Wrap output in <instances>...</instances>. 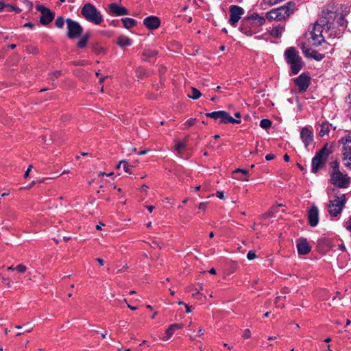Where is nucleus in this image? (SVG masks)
I'll return each instance as SVG.
<instances>
[{
    "instance_id": "39448f33",
    "label": "nucleus",
    "mask_w": 351,
    "mask_h": 351,
    "mask_svg": "<svg viewBox=\"0 0 351 351\" xmlns=\"http://www.w3.org/2000/svg\"><path fill=\"white\" fill-rule=\"evenodd\" d=\"M339 143L343 145L342 160L346 167L351 169V132L342 136Z\"/></svg>"
},
{
    "instance_id": "680f3d73",
    "label": "nucleus",
    "mask_w": 351,
    "mask_h": 351,
    "mask_svg": "<svg viewBox=\"0 0 351 351\" xmlns=\"http://www.w3.org/2000/svg\"><path fill=\"white\" fill-rule=\"evenodd\" d=\"M283 158H284V160L286 162H289L290 160V157L287 154L284 155Z\"/></svg>"
},
{
    "instance_id": "79ce46f5",
    "label": "nucleus",
    "mask_w": 351,
    "mask_h": 351,
    "mask_svg": "<svg viewBox=\"0 0 351 351\" xmlns=\"http://www.w3.org/2000/svg\"><path fill=\"white\" fill-rule=\"evenodd\" d=\"M26 51L27 53L33 54H37L39 51L38 48L34 45L27 46Z\"/></svg>"
},
{
    "instance_id": "c9c22d12",
    "label": "nucleus",
    "mask_w": 351,
    "mask_h": 351,
    "mask_svg": "<svg viewBox=\"0 0 351 351\" xmlns=\"http://www.w3.org/2000/svg\"><path fill=\"white\" fill-rule=\"evenodd\" d=\"M271 124H272L271 121L268 119H263L261 120V121H260V126L263 129H265V130L271 128Z\"/></svg>"
},
{
    "instance_id": "0e129e2a",
    "label": "nucleus",
    "mask_w": 351,
    "mask_h": 351,
    "mask_svg": "<svg viewBox=\"0 0 351 351\" xmlns=\"http://www.w3.org/2000/svg\"><path fill=\"white\" fill-rule=\"evenodd\" d=\"M25 3H27L29 8H32L33 6V3L28 0H25Z\"/></svg>"
},
{
    "instance_id": "864d4df0",
    "label": "nucleus",
    "mask_w": 351,
    "mask_h": 351,
    "mask_svg": "<svg viewBox=\"0 0 351 351\" xmlns=\"http://www.w3.org/2000/svg\"><path fill=\"white\" fill-rule=\"evenodd\" d=\"M216 195L218 198L221 199H224V195H223V192L222 191H217L216 193Z\"/></svg>"
},
{
    "instance_id": "7c9ffc66",
    "label": "nucleus",
    "mask_w": 351,
    "mask_h": 351,
    "mask_svg": "<svg viewBox=\"0 0 351 351\" xmlns=\"http://www.w3.org/2000/svg\"><path fill=\"white\" fill-rule=\"evenodd\" d=\"M61 75L60 71H55L49 74L47 80L51 82L53 85H56L55 80L58 79Z\"/></svg>"
},
{
    "instance_id": "473e14b6",
    "label": "nucleus",
    "mask_w": 351,
    "mask_h": 351,
    "mask_svg": "<svg viewBox=\"0 0 351 351\" xmlns=\"http://www.w3.org/2000/svg\"><path fill=\"white\" fill-rule=\"evenodd\" d=\"M92 49L97 54H103L106 53V49L98 43L93 44Z\"/></svg>"
},
{
    "instance_id": "5701e85b",
    "label": "nucleus",
    "mask_w": 351,
    "mask_h": 351,
    "mask_svg": "<svg viewBox=\"0 0 351 351\" xmlns=\"http://www.w3.org/2000/svg\"><path fill=\"white\" fill-rule=\"evenodd\" d=\"M331 240L327 237H322L319 239L317 241V246L319 250H322L324 251H328L331 249Z\"/></svg>"
},
{
    "instance_id": "6e6d98bb",
    "label": "nucleus",
    "mask_w": 351,
    "mask_h": 351,
    "mask_svg": "<svg viewBox=\"0 0 351 351\" xmlns=\"http://www.w3.org/2000/svg\"><path fill=\"white\" fill-rule=\"evenodd\" d=\"M95 261H97V263H98L101 266L104 265V261L102 258H97L95 259Z\"/></svg>"
},
{
    "instance_id": "aec40b11",
    "label": "nucleus",
    "mask_w": 351,
    "mask_h": 351,
    "mask_svg": "<svg viewBox=\"0 0 351 351\" xmlns=\"http://www.w3.org/2000/svg\"><path fill=\"white\" fill-rule=\"evenodd\" d=\"M324 28H317L315 29V24L314 25L313 29L311 32V38L315 42V45H319L321 43L324 41Z\"/></svg>"
},
{
    "instance_id": "412c9836",
    "label": "nucleus",
    "mask_w": 351,
    "mask_h": 351,
    "mask_svg": "<svg viewBox=\"0 0 351 351\" xmlns=\"http://www.w3.org/2000/svg\"><path fill=\"white\" fill-rule=\"evenodd\" d=\"M300 137L306 148H307L313 141V133L306 127L301 130Z\"/></svg>"
},
{
    "instance_id": "338daca9",
    "label": "nucleus",
    "mask_w": 351,
    "mask_h": 351,
    "mask_svg": "<svg viewBox=\"0 0 351 351\" xmlns=\"http://www.w3.org/2000/svg\"><path fill=\"white\" fill-rule=\"evenodd\" d=\"M199 291H198L197 289H195L194 290V293H193V297H195L196 295H197L198 294H199Z\"/></svg>"
},
{
    "instance_id": "9d476101",
    "label": "nucleus",
    "mask_w": 351,
    "mask_h": 351,
    "mask_svg": "<svg viewBox=\"0 0 351 351\" xmlns=\"http://www.w3.org/2000/svg\"><path fill=\"white\" fill-rule=\"evenodd\" d=\"M330 182L332 185L340 189L348 187L350 182V178L347 174L341 172L330 173Z\"/></svg>"
},
{
    "instance_id": "37998d69",
    "label": "nucleus",
    "mask_w": 351,
    "mask_h": 351,
    "mask_svg": "<svg viewBox=\"0 0 351 351\" xmlns=\"http://www.w3.org/2000/svg\"><path fill=\"white\" fill-rule=\"evenodd\" d=\"M6 8H8V10L9 12H15L16 13H20L21 12V9L14 5H7Z\"/></svg>"
},
{
    "instance_id": "6ab92c4d",
    "label": "nucleus",
    "mask_w": 351,
    "mask_h": 351,
    "mask_svg": "<svg viewBox=\"0 0 351 351\" xmlns=\"http://www.w3.org/2000/svg\"><path fill=\"white\" fill-rule=\"evenodd\" d=\"M109 12L114 16H124L129 14V11L125 7L117 3H112L108 5Z\"/></svg>"
},
{
    "instance_id": "49530a36",
    "label": "nucleus",
    "mask_w": 351,
    "mask_h": 351,
    "mask_svg": "<svg viewBox=\"0 0 351 351\" xmlns=\"http://www.w3.org/2000/svg\"><path fill=\"white\" fill-rule=\"evenodd\" d=\"M196 121V119L191 118L186 121L184 125L186 126L187 128L191 127L195 124Z\"/></svg>"
},
{
    "instance_id": "393cba45",
    "label": "nucleus",
    "mask_w": 351,
    "mask_h": 351,
    "mask_svg": "<svg viewBox=\"0 0 351 351\" xmlns=\"http://www.w3.org/2000/svg\"><path fill=\"white\" fill-rule=\"evenodd\" d=\"M284 30L285 27L279 25L274 27L272 29L269 31V33L271 37L274 38H280Z\"/></svg>"
},
{
    "instance_id": "5fc2aeb1",
    "label": "nucleus",
    "mask_w": 351,
    "mask_h": 351,
    "mask_svg": "<svg viewBox=\"0 0 351 351\" xmlns=\"http://www.w3.org/2000/svg\"><path fill=\"white\" fill-rule=\"evenodd\" d=\"M24 27H29V28L32 29L34 27V24L32 22H28L24 25Z\"/></svg>"
},
{
    "instance_id": "b1692460",
    "label": "nucleus",
    "mask_w": 351,
    "mask_h": 351,
    "mask_svg": "<svg viewBox=\"0 0 351 351\" xmlns=\"http://www.w3.org/2000/svg\"><path fill=\"white\" fill-rule=\"evenodd\" d=\"M184 326L183 324H171L165 332V338L169 339L173 335L174 332L177 330L182 328Z\"/></svg>"
},
{
    "instance_id": "ea45409f",
    "label": "nucleus",
    "mask_w": 351,
    "mask_h": 351,
    "mask_svg": "<svg viewBox=\"0 0 351 351\" xmlns=\"http://www.w3.org/2000/svg\"><path fill=\"white\" fill-rule=\"evenodd\" d=\"M176 149L178 152V153H182V151L185 149L186 145L184 143H182L180 141H177L175 145Z\"/></svg>"
},
{
    "instance_id": "4be33fe9",
    "label": "nucleus",
    "mask_w": 351,
    "mask_h": 351,
    "mask_svg": "<svg viewBox=\"0 0 351 351\" xmlns=\"http://www.w3.org/2000/svg\"><path fill=\"white\" fill-rule=\"evenodd\" d=\"M250 16L251 19L252 25L254 26L255 28L262 26L265 23V18L260 16L258 13H253Z\"/></svg>"
},
{
    "instance_id": "c85d7f7f",
    "label": "nucleus",
    "mask_w": 351,
    "mask_h": 351,
    "mask_svg": "<svg viewBox=\"0 0 351 351\" xmlns=\"http://www.w3.org/2000/svg\"><path fill=\"white\" fill-rule=\"evenodd\" d=\"M330 126H331V124H330L328 122L322 123L320 125V130L319 132V136H324L328 134L330 132Z\"/></svg>"
},
{
    "instance_id": "f03ea898",
    "label": "nucleus",
    "mask_w": 351,
    "mask_h": 351,
    "mask_svg": "<svg viewBox=\"0 0 351 351\" xmlns=\"http://www.w3.org/2000/svg\"><path fill=\"white\" fill-rule=\"evenodd\" d=\"M285 60L290 66L293 75H297L302 70L304 66L302 57L299 51L293 47H288L284 52Z\"/></svg>"
},
{
    "instance_id": "bf43d9fd",
    "label": "nucleus",
    "mask_w": 351,
    "mask_h": 351,
    "mask_svg": "<svg viewBox=\"0 0 351 351\" xmlns=\"http://www.w3.org/2000/svg\"><path fill=\"white\" fill-rule=\"evenodd\" d=\"M347 102L350 108H351V93L348 95L347 97Z\"/></svg>"
},
{
    "instance_id": "4d7b16f0",
    "label": "nucleus",
    "mask_w": 351,
    "mask_h": 351,
    "mask_svg": "<svg viewBox=\"0 0 351 351\" xmlns=\"http://www.w3.org/2000/svg\"><path fill=\"white\" fill-rule=\"evenodd\" d=\"M280 299V296L276 297V298H275V303H276V304L277 305V307H278V308H282V306H281V305L278 304V302H279Z\"/></svg>"
},
{
    "instance_id": "774afa93",
    "label": "nucleus",
    "mask_w": 351,
    "mask_h": 351,
    "mask_svg": "<svg viewBox=\"0 0 351 351\" xmlns=\"http://www.w3.org/2000/svg\"><path fill=\"white\" fill-rule=\"evenodd\" d=\"M209 273L210 274H216V270L214 269V268H211L210 270H209Z\"/></svg>"
},
{
    "instance_id": "7ed1b4c3",
    "label": "nucleus",
    "mask_w": 351,
    "mask_h": 351,
    "mask_svg": "<svg viewBox=\"0 0 351 351\" xmlns=\"http://www.w3.org/2000/svg\"><path fill=\"white\" fill-rule=\"evenodd\" d=\"M332 152V149L328 147V144L326 143L317 153H316L311 161V171L313 173H317L319 170L324 167Z\"/></svg>"
},
{
    "instance_id": "dca6fc26",
    "label": "nucleus",
    "mask_w": 351,
    "mask_h": 351,
    "mask_svg": "<svg viewBox=\"0 0 351 351\" xmlns=\"http://www.w3.org/2000/svg\"><path fill=\"white\" fill-rule=\"evenodd\" d=\"M308 221L311 227L316 226L319 223V210L315 205H313L307 213Z\"/></svg>"
},
{
    "instance_id": "f257e3e1",
    "label": "nucleus",
    "mask_w": 351,
    "mask_h": 351,
    "mask_svg": "<svg viewBox=\"0 0 351 351\" xmlns=\"http://www.w3.org/2000/svg\"><path fill=\"white\" fill-rule=\"evenodd\" d=\"M297 9L296 3L290 1L285 5L272 9L269 12H267L266 18L269 21L276 20L280 21L288 18Z\"/></svg>"
},
{
    "instance_id": "052dcab7",
    "label": "nucleus",
    "mask_w": 351,
    "mask_h": 351,
    "mask_svg": "<svg viewBox=\"0 0 351 351\" xmlns=\"http://www.w3.org/2000/svg\"><path fill=\"white\" fill-rule=\"evenodd\" d=\"M6 4H5L3 1H0V12L2 11L5 7Z\"/></svg>"
},
{
    "instance_id": "f3484780",
    "label": "nucleus",
    "mask_w": 351,
    "mask_h": 351,
    "mask_svg": "<svg viewBox=\"0 0 351 351\" xmlns=\"http://www.w3.org/2000/svg\"><path fill=\"white\" fill-rule=\"evenodd\" d=\"M296 247H297L298 252L300 255H306L311 250V247L308 244L306 239H304L302 237H301L297 240Z\"/></svg>"
},
{
    "instance_id": "e433bc0d",
    "label": "nucleus",
    "mask_w": 351,
    "mask_h": 351,
    "mask_svg": "<svg viewBox=\"0 0 351 351\" xmlns=\"http://www.w3.org/2000/svg\"><path fill=\"white\" fill-rule=\"evenodd\" d=\"M158 54V51L152 49H145L143 56L147 58H153Z\"/></svg>"
},
{
    "instance_id": "8fccbe9b",
    "label": "nucleus",
    "mask_w": 351,
    "mask_h": 351,
    "mask_svg": "<svg viewBox=\"0 0 351 351\" xmlns=\"http://www.w3.org/2000/svg\"><path fill=\"white\" fill-rule=\"evenodd\" d=\"M206 206H207L206 202H201V203H199V204L198 206V208L200 210H206Z\"/></svg>"
},
{
    "instance_id": "09e8293b",
    "label": "nucleus",
    "mask_w": 351,
    "mask_h": 351,
    "mask_svg": "<svg viewBox=\"0 0 351 351\" xmlns=\"http://www.w3.org/2000/svg\"><path fill=\"white\" fill-rule=\"evenodd\" d=\"M251 335V332H250V330L249 329H245L244 330V332H243V337L245 339H248L250 338Z\"/></svg>"
},
{
    "instance_id": "72a5a7b5",
    "label": "nucleus",
    "mask_w": 351,
    "mask_h": 351,
    "mask_svg": "<svg viewBox=\"0 0 351 351\" xmlns=\"http://www.w3.org/2000/svg\"><path fill=\"white\" fill-rule=\"evenodd\" d=\"M331 171L330 173H339V162L337 160L332 161L330 163Z\"/></svg>"
},
{
    "instance_id": "e2e57ef3",
    "label": "nucleus",
    "mask_w": 351,
    "mask_h": 351,
    "mask_svg": "<svg viewBox=\"0 0 351 351\" xmlns=\"http://www.w3.org/2000/svg\"><path fill=\"white\" fill-rule=\"evenodd\" d=\"M185 308H186V312L187 313H189L191 311V306H189L188 304H185Z\"/></svg>"
},
{
    "instance_id": "f704fd0d",
    "label": "nucleus",
    "mask_w": 351,
    "mask_h": 351,
    "mask_svg": "<svg viewBox=\"0 0 351 351\" xmlns=\"http://www.w3.org/2000/svg\"><path fill=\"white\" fill-rule=\"evenodd\" d=\"M202 96L201 92L197 89L196 88H191V95H189V97L192 98L193 99H197Z\"/></svg>"
},
{
    "instance_id": "a19ab883",
    "label": "nucleus",
    "mask_w": 351,
    "mask_h": 351,
    "mask_svg": "<svg viewBox=\"0 0 351 351\" xmlns=\"http://www.w3.org/2000/svg\"><path fill=\"white\" fill-rule=\"evenodd\" d=\"M64 19L62 16H58L55 22V25L58 28H62L64 24Z\"/></svg>"
},
{
    "instance_id": "de8ad7c7",
    "label": "nucleus",
    "mask_w": 351,
    "mask_h": 351,
    "mask_svg": "<svg viewBox=\"0 0 351 351\" xmlns=\"http://www.w3.org/2000/svg\"><path fill=\"white\" fill-rule=\"evenodd\" d=\"M247 258L248 260H253L256 258V254L254 251L250 250L248 252L247 254Z\"/></svg>"
},
{
    "instance_id": "c756f323",
    "label": "nucleus",
    "mask_w": 351,
    "mask_h": 351,
    "mask_svg": "<svg viewBox=\"0 0 351 351\" xmlns=\"http://www.w3.org/2000/svg\"><path fill=\"white\" fill-rule=\"evenodd\" d=\"M90 38V34L86 33L80 39V40L77 43V47L82 49L84 48L87 45L88 40Z\"/></svg>"
},
{
    "instance_id": "cd10ccee",
    "label": "nucleus",
    "mask_w": 351,
    "mask_h": 351,
    "mask_svg": "<svg viewBox=\"0 0 351 351\" xmlns=\"http://www.w3.org/2000/svg\"><path fill=\"white\" fill-rule=\"evenodd\" d=\"M335 25L337 27L343 28V30L345 31L348 26V21L345 19L343 14H340V16L335 20Z\"/></svg>"
},
{
    "instance_id": "a18cd8bd",
    "label": "nucleus",
    "mask_w": 351,
    "mask_h": 351,
    "mask_svg": "<svg viewBox=\"0 0 351 351\" xmlns=\"http://www.w3.org/2000/svg\"><path fill=\"white\" fill-rule=\"evenodd\" d=\"M15 269L19 273H25L27 270L26 266L23 264H19L15 267Z\"/></svg>"
},
{
    "instance_id": "bb28decb",
    "label": "nucleus",
    "mask_w": 351,
    "mask_h": 351,
    "mask_svg": "<svg viewBox=\"0 0 351 351\" xmlns=\"http://www.w3.org/2000/svg\"><path fill=\"white\" fill-rule=\"evenodd\" d=\"M123 27L128 29H131L137 25V21L132 18L121 19Z\"/></svg>"
},
{
    "instance_id": "f8f14e48",
    "label": "nucleus",
    "mask_w": 351,
    "mask_h": 351,
    "mask_svg": "<svg viewBox=\"0 0 351 351\" xmlns=\"http://www.w3.org/2000/svg\"><path fill=\"white\" fill-rule=\"evenodd\" d=\"M229 12L230 19L228 22L232 27H236L241 16L244 14L245 11L243 8L239 5H231L229 8Z\"/></svg>"
},
{
    "instance_id": "4c0bfd02",
    "label": "nucleus",
    "mask_w": 351,
    "mask_h": 351,
    "mask_svg": "<svg viewBox=\"0 0 351 351\" xmlns=\"http://www.w3.org/2000/svg\"><path fill=\"white\" fill-rule=\"evenodd\" d=\"M239 173H241L243 176H246L248 174V171L238 168L233 171L234 175H237ZM234 178L239 180H248L247 178H243V177H237V176H235Z\"/></svg>"
},
{
    "instance_id": "3c124183",
    "label": "nucleus",
    "mask_w": 351,
    "mask_h": 351,
    "mask_svg": "<svg viewBox=\"0 0 351 351\" xmlns=\"http://www.w3.org/2000/svg\"><path fill=\"white\" fill-rule=\"evenodd\" d=\"M32 167H33L32 165H29L27 169L26 170V171L25 172V174H24V177L25 178L29 176V173L30 171L32 170Z\"/></svg>"
},
{
    "instance_id": "58836bf2",
    "label": "nucleus",
    "mask_w": 351,
    "mask_h": 351,
    "mask_svg": "<svg viewBox=\"0 0 351 351\" xmlns=\"http://www.w3.org/2000/svg\"><path fill=\"white\" fill-rule=\"evenodd\" d=\"M324 54L319 53L317 51L314 50L311 54V58H313L317 61H321L324 58Z\"/></svg>"
},
{
    "instance_id": "69168bd1",
    "label": "nucleus",
    "mask_w": 351,
    "mask_h": 351,
    "mask_svg": "<svg viewBox=\"0 0 351 351\" xmlns=\"http://www.w3.org/2000/svg\"><path fill=\"white\" fill-rule=\"evenodd\" d=\"M147 210L149 211V213H152L154 208L153 206H147Z\"/></svg>"
},
{
    "instance_id": "1a4fd4ad",
    "label": "nucleus",
    "mask_w": 351,
    "mask_h": 351,
    "mask_svg": "<svg viewBox=\"0 0 351 351\" xmlns=\"http://www.w3.org/2000/svg\"><path fill=\"white\" fill-rule=\"evenodd\" d=\"M346 204V196L342 195L341 197L335 195L334 199L329 203V213L332 217H337L342 212L343 207Z\"/></svg>"
},
{
    "instance_id": "423d86ee",
    "label": "nucleus",
    "mask_w": 351,
    "mask_h": 351,
    "mask_svg": "<svg viewBox=\"0 0 351 351\" xmlns=\"http://www.w3.org/2000/svg\"><path fill=\"white\" fill-rule=\"evenodd\" d=\"M338 16V14L336 12L330 10H323L322 14L315 23V29L326 28L330 25L335 24V20Z\"/></svg>"
},
{
    "instance_id": "603ef678",
    "label": "nucleus",
    "mask_w": 351,
    "mask_h": 351,
    "mask_svg": "<svg viewBox=\"0 0 351 351\" xmlns=\"http://www.w3.org/2000/svg\"><path fill=\"white\" fill-rule=\"evenodd\" d=\"M275 157H276V156H275V155H274V154H267V155L265 156V159H266L267 160H271L274 159V158H275Z\"/></svg>"
},
{
    "instance_id": "a211bd4d",
    "label": "nucleus",
    "mask_w": 351,
    "mask_h": 351,
    "mask_svg": "<svg viewBox=\"0 0 351 351\" xmlns=\"http://www.w3.org/2000/svg\"><path fill=\"white\" fill-rule=\"evenodd\" d=\"M143 25L150 30H154L160 25V19L156 16H149L144 19Z\"/></svg>"
},
{
    "instance_id": "ddd939ff",
    "label": "nucleus",
    "mask_w": 351,
    "mask_h": 351,
    "mask_svg": "<svg viewBox=\"0 0 351 351\" xmlns=\"http://www.w3.org/2000/svg\"><path fill=\"white\" fill-rule=\"evenodd\" d=\"M36 10L40 12V23L43 25H49L54 19L55 14L49 9L45 8L43 5H37Z\"/></svg>"
},
{
    "instance_id": "20e7f679",
    "label": "nucleus",
    "mask_w": 351,
    "mask_h": 351,
    "mask_svg": "<svg viewBox=\"0 0 351 351\" xmlns=\"http://www.w3.org/2000/svg\"><path fill=\"white\" fill-rule=\"evenodd\" d=\"M81 14L84 18L95 25H100L103 21V16L101 12L93 4L88 3L83 5Z\"/></svg>"
},
{
    "instance_id": "2f4dec72",
    "label": "nucleus",
    "mask_w": 351,
    "mask_h": 351,
    "mask_svg": "<svg viewBox=\"0 0 351 351\" xmlns=\"http://www.w3.org/2000/svg\"><path fill=\"white\" fill-rule=\"evenodd\" d=\"M121 167H123L125 172L128 173L130 174L132 173L131 167L127 161H125V160L120 161L119 163L117 165V168L119 169Z\"/></svg>"
},
{
    "instance_id": "4468645a",
    "label": "nucleus",
    "mask_w": 351,
    "mask_h": 351,
    "mask_svg": "<svg viewBox=\"0 0 351 351\" xmlns=\"http://www.w3.org/2000/svg\"><path fill=\"white\" fill-rule=\"evenodd\" d=\"M344 30H343V28L337 27L335 24L330 25L324 28L325 37L327 38H339L342 36Z\"/></svg>"
},
{
    "instance_id": "0eeeda50",
    "label": "nucleus",
    "mask_w": 351,
    "mask_h": 351,
    "mask_svg": "<svg viewBox=\"0 0 351 351\" xmlns=\"http://www.w3.org/2000/svg\"><path fill=\"white\" fill-rule=\"evenodd\" d=\"M207 117L212 118L214 120H219V123L228 124H239L240 123L239 120H236L232 117L230 114L224 110L214 111L211 112H207L205 114Z\"/></svg>"
},
{
    "instance_id": "9b49d317",
    "label": "nucleus",
    "mask_w": 351,
    "mask_h": 351,
    "mask_svg": "<svg viewBox=\"0 0 351 351\" xmlns=\"http://www.w3.org/2000/svg\"><path fill=\"white\" fill-rule=\"evenodd\" d=\"M67 25L66 35L70 39H75L82 36L83 28L80 24L71 19L66 20Z\"/></svg>"
},
{
    "instance_id": "c03bdc74",
    "label": "nucleus",
    "mask_w": 351,
    "mask_h": 351,
    "mask_svg": "<svg viewBox=\"0 0 351 351\" xmlns=\"http://www.w3.org/2000/svg\"><path fill=\"white\" fill-rule=\"evenodd\" d=\"M314 49L306 48L305 49L304 47H302V51L304 56L307 58H311L312 53L313 52Z\"/></svg>"
},
{
    "instance_id": "a878e982",
    "label": "nucleus",
    "mask_w": 351,
    "mask_h": 351,
    "mask_svg": "<svg viewBox=\"0 0 351 351\" xmlns=\"http://www.w3.org/2000/svg\"><path fill=\"white\" fill-rule=\"evenodd\" d=\"M117 45L121 47L130 46L132 43V40L126 36H120L117 42Z\"/></svg>"
},
{
    "instance_id": "6e6552de",
    "label": "nucleus",
    "mask_w": 351,
    "mask_h": 351,
    "mask_svg": "<svg viewBox=\"0 0 351 351\" xmlns=\"http://www.w3.org/2000/svg\"><path fill=\"white\" fill-rule=\"evenodd\" d=\"M311 77L308 72H304L298 75L297 77L292 79V81L295 86L297 87L298 93H305L310 84Z\"/></svg>"
},
{
    "instance_id": "13d9d810",
    "label": "nucleus",
    "mask_w": 351,
    "mask_h": 351,
    "mask_svg": "<svg viewBox=\"0 0 351 351\" xmlns=\"http://www.w3.org/2000/svg\"><path fill=\"white\" fill-rule=\"evenodd\" d=\"M234 117H235V119L236 120H239L240 121V123L241 122V113L237 112L234 114Z\"/></svg>"
},
{
    "instance_id": "2eb2a0df",
    "label": "nucleus",
    "mask_w": 351,
    "mask_h": 351,
    "mask_svg": "<svg viewBox=\"0 0 351 351\" xmlns=\"http://www.w3.org/2000/svg\"><path fill=\"white\" fill-rule=\"evenodd\" d=\"M250 16L245 17L241 22L239 30L246 36H251L255 34V27L252 25V21Z\"/></svg>"
}]
</instances>
